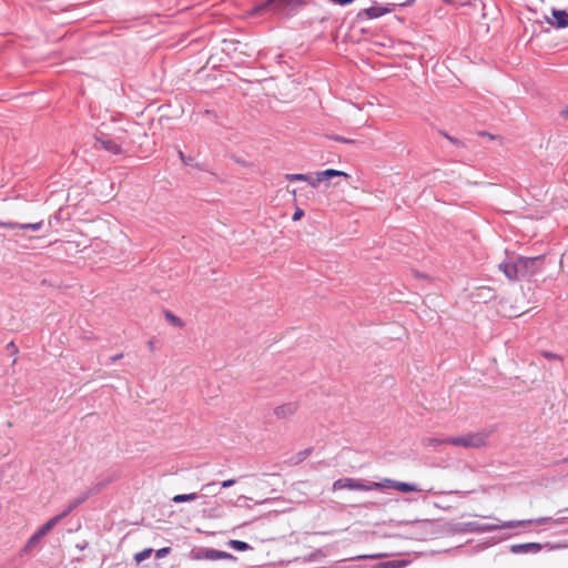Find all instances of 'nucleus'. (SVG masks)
I'll return each instance as SVG.
<instances>
[{
    "instance_id": "obj_6",
    "label": "nucleus",
    "mask_w": 568,
    "mask_h": 568,
    "mask_svg": "<svg viewBox=\"0 0 568 568\" xmlns=\"http://www.w3.org/2000/svg\"><path fill=\"white\" fill-rule=\"evenodd\" d=\"M43 226V222L39 221L36 223H18L12 221H0L1 229H11L18 231H40Z\"/></svg>"
},
{
    "instance_id": "obj_3",
    "label": "nucleus",
    "mask_w": 568,
    "mask_h": 568,
    "mask_svg": "<svg viewBox=\"0 0 568 568\" xmlns=\"http://www.w3.org/2000/svg\"><path fill=\"white\" fill-rule=\"evenodd\" d=\"M305 4V0H267L263 8L280 17H291Z\"/></svg>"
},
{
    "instance_id": "obj_1",
    "label": "nucleus",
    "mask_w": 568,
    "mask_h": 568,
    "mask_svg": "<svg viewBox=\"0 0 568 568\" xmlns=\"http://www.w3.org/2000/svg\"><path fill=\"white\" fill-rule=\"evenodd\" d=\"M531 523H532V520H510V521H503V523H498V524H478V523H475V521H469V523L460 524L459 531H464V532H488V531H495V530H498V529L525 526V525H529Z\"/></svg>"
},
{
    "instance_id": "obj_4",
    "label": "nucleus",
    "mask_w": 568,
    "mask_h": 568,
    "mask_svg": "<svg viewBox=\"0 0 568 568\" xmlns=\"http://www.w3.org/2000/svg\"><path fill=\"white\" fill-rule=\"evenodd\" d=\"M126 140V133L124 130H119L115 134L110 135L103 132H100L95 135V141L102 149L111 154H121L122 153V144Z\"/></svg>"
},
{
    "instance_id": "obj_15",
    "label": "nucleus",
    "mask_w": 568,
    "mask_h": 568,
    "mask_svg": "<svg viewBox=\"0 0 568 568\" xmlns=\"http://www.w3.org/2000/svg\"><path fill=\"white\" fill-rule=\"evenodd\" d=\"M396 480L384 478L382 481H367V491L383 490L386 488H395Z\"/></svg>"
},
{
    "instance_id": "obj_43",
    "label": "nucleus",
    "mask_w": 568,
    "mask_h": 568,
    "mask_svg": "<svg viewBox=\"0 0 568 568\" xmlns=\"http://www.w3.org/2000/svg\"><path fill=\"white\" fill-rule=\"evenodd\" d=\"M85 546H87V545H84V546H83V545H80V546H79V549H81V550H82V549H84V548H85Z\"/></svg>"
},
{
    "instance_id": "obj_37",
    "label": "nucleus",
    "mask_w": 568,
    "mask_h": 568,
    "mask_svg": "<svg viewBox=\"0 0 568 568\" xmlns=\"http://www.w3.org/2000/svg\"><path fill=\"white\" fill-rule=\"evenodd\" d=\"M235 483H236L235 479H227V480L222 481L221 486L223 488H229V487H232Z\"/></svg>"
},
{
    "instance_id": "obj_35",
    "label": "nucleus",
    "mask_w": 568,
    "mask_h": 568,
    "mask_svg": "<svg viewBox=\"0 0 568 568\" xmlns=\"http://www.w3.org/2000/svg\"><path fill=\"white\" fill-rule=\"evenodd\" d=\"M303 215H304V211H303V210H301V209H297V210L294 212V214H293V216H292V220H293V221H298V220H301V219H302V216H303Z\"/></svg>"
},
{
    "instance_id": "obj_29",
    "label": "nucleus",
    "mask_w": 568,
    "mask_h": 568,
    "mask_svg": "<svg viewBox=\"0 0 568 568\" xmlns=\"http://www.w3.org/2000/svg\"><path fill=\"white\" fill-rule=\"evenodd\" d=\"M165 317L166 320L172 323L173 325L175 326H182V321L175 316L174 314H172L171 312H165Z\"/></svg>"
},
{
    "instance_id": "obj_33",
    "label": "nucleus",
    "mask_w": 568,
    "mask_h": 568,
    "mask_svg": "<svg viewBox=\"0 0 568 568\" xmlns=\"http://www.w3.org/2000/svg\"><path fill=\"white\" fill-rule=\"evenodd\" d=\"M170 552V548L169 547H164V548H161L159 550H156V558H163L165 557Z\"/></svg>"
},
{
    "instance_id": "obj_2",
    "label": "nucleus",
    "mask_w": 568,
    "mask_h": 568,
    "mask_svg": "<svg viewBox=\"0 0 568 568\" xmlns=\"http://www.w3.org/2000/svg\"><path fill=\"white\" fill-rule=\"evenodd\" d=\"M489 434L485 430L468 433L460 436L446 437L445 440L448 445L464 447V448H479L486 445Z\"/></svg>"
},
{
    "instance_id": "obj_5",
    "label": "nucleus",
    "mask_w": 568,
    "mask_h": 568,
    "mask_svg": "<svg viewBox=\"0 0 568 568\" xmlns=\"http://www.w3.org/2000/svg\"><path fill=\"white\" fill-rule=\"evenodd\" d=\"M332 489L334 491L341 489L367 491V481L356 478H341L333 483Z\"/></svg>"
},
{
    "instance_id": "obj_36",
    "label": "nucleus",
    "mask_w": 568,
    "mask_h": 568,
    "mask_svg": "<svg viewBox=\"0 0 568 568\" xmlns=\"http://www.w3.org/2000/svg\"><path fill=\"white\" fill-rule=\"evenodd\" d=\"M328 1L332 3L339 4V6H347V4L352 3L354 0H328Z\"/></svg>"
},
{
    "instance_id": "obj_26",
    "label": "nucleus",
    "mask_w": 568,
    "mask_h": 568,
    "mask_svg": "<svg viewBox=\"0 0 568 568\" xmlns=\"http://www.w3.org/2000/svg\"><path fill=\"white\" fill-rule=\"evenodd\" d=\"M152 549L151 548H148V549H143L142 551L140 552H136L134 555V559L138 564L142 562L143 560L148 559L151 554H152Z\"/></svg>"
},
{
    "instance_id": "obj_7",
    "label": "nucleus",
    "mask_w": 568,
    "mask_h": 568,
    "mask_svg": "<svg viewBox=\"0 0 568 568\" xmlns=\"http://www.w3.org/2000/svg\"><path fill=\"white\" fill-rule=\"evenodd\" d=\"M197 559H207V560H221V559H231L236 560V557L230 552L216 550V549H203L200 555L196 556Z\"/></svg>"
},
{
    "instance_id": "obj_8",
    "label": "nucleus",
    "mask_w": 568,
    "mask_h": 568,
    "mask_svg": "<svg viewBox=\"0 0 568 568\" xmlns=\"http://www.w3.org/2000/svg\"><path fill=\"white\" fill-rule=\"evenodd\" d=\"M541 549L542 546L538 542L515 544L510 546V551L513 554H537Z\"/></svg>"
},
{
    "instance_id": "obj_41",
    "label": "nucleus",
    "mask_w": 568,
    "mask_h": 568,
    "mask_svg": "<svg viewBox=\"0 0 568 568\" xmlns=\"http://www.w3.org/2000/svg\"><path fill=\"white\" fill-rule=\"evenodd\" d=\"M561 115L568 119V108L561 111Z\"/></svg>"
},
{
    "instance_id": "obj_14",
    "label": "nucleus",
    "mask_w": 568,
    "mask_h": 568,
    "mask_svg": "<svg viewBox=\"0 0 568 568\" xmlns=\"http://www.w3.org/2000/svg\"><path fill=\"white\" fill-rule=\"evenodd\" d=\"M499 270L506 275L509 280H518L520 275L517 270L516 262H504L499 264Z\"/></svg>"
},
{
    "instance_id": "obj_27",
    "label": "nucleus",
    "mask_w": 568,
    "mask_h": 568,
    "mask_svg": "<svg viewBox=\"0 0 568 568\" xmlns=\"http://www.w3.org/2000/svg\"><path fill=\"white\" fill-rule=\"evenodd\" d=\"M306 182L311 186L316 187L321 182H323V180H322V176L320 175V172H316L314 174L310 173L308 180H306Z\"/></svg>"
},
{
    "instance_id": "obj_25",
    "label": "nucleus",
    "mask_w": 568,
    "mask_h": 568,
    "mask_svg": "<svg viewBox=\"0 0 568 568\" xmlns=\"http://www.w3.org/2000/svg\"><path fill=\"white\" fill-rule=\"evenodd\" d=\"M423 444L427 447L436 448L438 445L447 444L445 438L427 437L423 439Z\"/></svg>"
},
{
    "instance_id": "obj_23",
    "label": "nucleus",
    "mask_w": 568,
    "mask_h": 568,
    "mask_svg": "<svg viewBox=\"0 0 568 568\" xmlns=\"http://www.w3.org/2000/svg\"><path fill=\"white\" fill-rule=\"evenodd\" d=\"M197 497H199V495L196 493L181 494V495H175L172 498V501L175 503V504H180V503L195 500Z\"/></svg>"
},
{
    "instance_id": "obj_16",
    "label": "nucleus",
    "mask_w": 568,
    "mask_h": 568,
    "mask_svg": "<svg viewBox=\"0 0 568 568\" xmlns=\"http://www.w3.org/2000/svg\"><path fill=\"white\" fill-rule=\"evenodd\" d=\"M62 520V516H54L51 519H49L44 525H42L38 530L37 534L40 537H44L50 530H52L60 521Z\"/></svg>"
},
{
    "instance_id": "obj_18",
    "label": "nucleus",
    "mask_w": 568,
    "mask_h": 568,
    "mask_svg": "<svg viewBox=\"0 0 568 568\" xmlns=\"http://www.w3.org/2000/svg\"><path fill=\"white\" fill-rule=\"evenodd\" d=\"M312 452H313V448L308 447V448H305V449L296 453L288 459V464L292 466H296V465L301 464L312 454Z\"/></svg>"
},
{
    "instance_id": "obj_39",
    "label": "nucleus",
    "mask_w": 568,
    "mask_h": 568,
    "mask_svg": "<svg viewBox=\"0 0 568 568\" xmlns=\"http://www.w3.org/2000/svg\"><path fill=\"white\" fill-rule=\"evenodd\" d=\"M122 357H123V354H122V353L116 354V355H114V356L110 357V363H111V364H112V363H115L118 359H120V358H122Z\"/></svg>"
},
{
    "instance_id": "obj_24",
    "label": "nucleus",
    "mask_w": 568,
    "mask_h": 568,
    "mask_svg": "<svg viewBox=\"0 0 568 568\" xmlns=\"http://www.w3.org/2000/svg\"><path fill=\"white\" fill-rule=\"evenodd\" d=\"M229 546L237 551H245L252 549V547L247 542L235 539L230 540Z\"/></svg>"
},
{
    "instance_id": "obj_22",
    "label": "nucleus",
    "mask_w": 568,
    "mask_h": 568,
    "mask_svg": "<svg viewBox=\"0 0 568 568\" xmlns=\"http://www.w3.org/2000/svg\"><path fill=\"white\" fill-rule=\"evenodd\" d=\"M42 540V537H40L37 531L28 539L27 544L23 547V552H31L33 549H36Z\"/></svg>"
},
{
    "instance_id": "obj_13",
    "label": "nucleus",
    "mask_w": 568,
    "mask_h": 568,
    "mask_svg": "<svg viewBox=\"0 0 568 568\" xmlns=\"http://www.w3.org/2000/svg\"><path fill=\"white\" fill-rule=\"evenodd\" d=\"M297 410V404L296 403H286L283 405L277 406L274 409V414L277 418H287L292 415H294Z\"/></svg>"
},
{
    "instance_id": "obj_12",
    "label": "nucleus",
    "mask_w": 568,
    "mask_h": 568,
    "mask_svg": "<svg viewBox=\"0 0 568 568\" xmlns=\"http://www.w3.org/2000/svg\"><path fill=\"white\" fill-rule=\"evenodd\" d=\"M535 260L536 258L531 257H517L515 260L520 277H525L531 274L530 268L534 265Z\"/></svg>"
},
{
    "instance_id": "obj_20",
    "label": "nucleus",
    "mask_w": 568,
    "mask_h": 568,
    "mask_svg": "<svg viewBox=\"0 0 568 568\" xmlns=\"http://www.w3.org/2000/svg\"><path fill=\"white\" fill-rule=\"evenodd\" d=\"M394 489L402 491V493L425 491V489L420 488L419 486H417L415 484H408V483L397 481V480H396Z\"/></svg>"
},
{
    "instance_id": "obj_21",
    "label": "nucleus",
    "mask_w": 568,
    "mask_h": 568,
    "mask_svg": "<svg viewBox=\"0 0 568 568\" xmlns=\"http://www.w3.org/2000/svg\"><path fill=\"white\" fill-rule=\"evenodd\" d=\"M320 175L322 176L323 182L337 176L348 178V174L346 172L335 169L320 171Z\"/></svg>"
},
{
    "instance_id": "obj_28",
    "label": "nucleus",
    "mask_w": 568,
    "mask_h": 568,
    "mask_svg": "<svg viewBox=\"0 0 568 568\" xmlns=\"http://www.w3.org/2000/svg\"><path fill=\"white\" fill-rule=\"evenodd\" d=\"M286 180L290 182L295 181H305L308 180V174H302V173H294V174H286Z\"/></svg>"
},
{
    "instance_id": "obj_10",
    "label": "nucleus",
    "mask_w": 568,
    "mask_h": 568,
    "mask_svg": "<svg viewBox=\"0 0 568 568\" xmlns=\"http://www.w3.org/2000/svg\"><path fill=\"white\" fill-rule=\"evenodd\" d=\"M566 513H568V508L558 510L557 515H562V516H559L557 518L540 517V518H537V519H531L532 520L531 524L542 525V524L551 523V524H554L556 526H560V525H564V524L568 523V516L564 515Z\"/></svg>"
},
{
    "instance_id": "obj_11",
    "label": "nucleus",
    "mask_w": 568,
    "mask_h": 568,
    "mask_svg": "<svg viewBox=\"0 0 568 568\" xmlns=\"http://www.w3.org/2000/svg\"><path fill=\"white\" fill-rule=\"evenodd\" d=\"M91 495V491H85L81 494L79 497L72 499L69 501V504L65 506V508L58 514V516H62V519L67 517L69 514H71L78 506H80L82 503H84Z\"/></svg>"
},
{
    "instance_id": "obj_40",
    "label": "nucleus",
    "mask_w": 568,
    "mask_h": 568,
    "mask_svg": "<svg viewBox=\"0 0 568 568\" xmlns=\"http://www.w3.org/2000/svg\"><path fill=\"white\" fill-rule=\"evenodd\" d=\"M335 140H336V141L344 142V143H348V142H351L349 140L344 139V138H341V136L335 138Z\"/></svg>"
},
{
    "instance_id": "obj_17",
    "label": "nucleus",
    "mask_w": 568,
    "mask_h": 568,
    "mask_svg": "<svg viewBox=\"0 0 568 568\" xmlns=\"http://www.w3.org/2000/svg\"><path fill=\"white\" fill-rule=\"evenodd\" d=\"M62 520V516H54L51 519H49L44 525H42L38 530L37 534L40 537H44L50 530H52L60 521Z\"/></svg>"
},
{
    "instance_id": "obj_19",
    "label": "nucleus",
    "mask_w": 568,
    "mask_h": 568,
    "mask_svg": "<svg viewBox=\"0 0 568 568\" xmlns=\"http://www.w3.org/2000/svg\"><path fill=\"white\" fill-rule=\"evenodd\" d=\"M386 12H388V9L376 6L363 10V14H365L368 19L379 18L384 16Z\"/></svg>"
},
{
    "instance_id": "obj_34",
    "label": "nucleus",
    "mask_w": 568,
    "mask_h": 568,
    "mask_svg": "<svg viewBox=\"0 0 568 568\" xmlns=\"http://www.w3.org/2000/svg\"><path fill=\"white\" fill-rule=\"evenodd\" d=\"M214 487H215V483H214V481H212V483H207V484L203 485V486L201 487V490H202V491H209V493H212Z\"/></svg>"
},
{
    "instance_id": "obj_32",
    "label": "nucleus",
    "mask_w": 568,
    "mask_h": 568,
    "mask_svg": "<svg viewBox=\"0 0 568 568\" xmlns=\"http://www.w3.org/2000/svg\"><path fill=\"white\" fill-rule=\"evenodd\" d=\"M443 135H444L447 140H449L453 144H455L456 146H458V148H463V146H464V143H463L460 140L455 139V138L450 136L449 134H447V133H445V132L443 133Z\"/></svg>"
},
{
    "instance_id": "obj_38",
    "label": "nucleus",
    "mask_w": 568,
    "mask_h": 568,
    "mask_svg": "<svg viewBox=\"0 0 568 568\" xmlns=\"http://www.w3.org/2000/svg\"><path fill=\"white\" fill-rule=\"evenodd\" d=\"M179 155H180L181 160H182L185 164H191L192 159H191V158H185V155L183 154V152H182V151H179Z\"/></svg>"
},
{
    "instance_id": "obj_9",
    "label": "nucleus",
    "mask_w": 568,
    "mask_h": 568,
    "mask_svg": "<svg viewBox=\"0 0 568 568\" xmlns=\"http://www.w3.org/2000/svg\"><path fill=\"white\" fill-rule=\"evenodd\" d=\"M554 20L547 19V22L555 26L558 29L568 27V12L566 10L552 9L551 11Z\"/></svg>"
},
{
    "instance_id": "obj_42",
    "label": "nucleus",
    "mask_w": 568,
    "mask_h": 568,
    "mask_svg": "<svg viewBox=\"0 0 568 568\" xmlns=\"http://www.w3.org/2000/svg\"><path fill=\"white\" fill-rule=\"evenodd\" d=\"M149 346H150V348L153 347V342L152 341L149 342Z\"/></svg>"
},
{
    "instance_id": "obj_31",
    "label": "nucleus",
    "mask_w": 568,
    "mask_h": 568,
    "mask_svg": "<svg viewBox=\"0 0 568 568\" xmlns=\"http://www.w3.org/2000/svg\"><path fill=\"white\" fill-rule=\"evenodd\" d=\"M385 556H386L385 554L359 555V556H356L355 559H366V558L378 559V558H383Z\"/></svg>"
},
{
    "instance_id": "obj_30",
    "label": "nucleus",
    "mask_w": 568,
    "mask_h": 568,
    "mask_svg": "<svg viewBox=\"0 0 568 568\" xmlns=\"http://www.w3.org/2000/svg\"><path fill=\"white\" fill-rule=\"evenodd\" d=\"M541 356L549 361H555V359L562 361V358L558 354L547 352V351L541 352Z\"/></svg>"
}]
</instances>
